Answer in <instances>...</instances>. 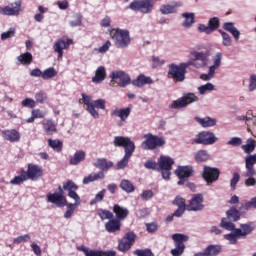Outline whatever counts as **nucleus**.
<instances>
[{
    "instance_id": "nucleus-1",
    "label": "nucleus",
    "mask_w": 256,
    "mask_h": 256,
    "mask_svg": "<svg viewBox=\"0 0 256 256\" xmlns=\"http://www.w3.org/2000/svg\"><path fill=\"white\" fill-rule=\"evenodd\" d=\"M219 227L227 231H232V233L224 235V239L228 240L232 245H236L238 243V239L246 238L255 229L252 222H249L248 224H241L240 229H236L235 224L227 221V219H221Z\"/></svg>"
},
{
    "instance_id": "nucleus-2",
    "label": "nucleus",
    "mask_w": 256,
    "mask_h": 256,
    "mask_svg": "<svg viewBox=\"0 0 256 256\" xmlns=\"http://www.w3.org/2000/svg\"><path fill=\"white\" fill-rule=\"evenodd\" d=\"M114 146L124 148V157L116 164L118 170L125 169L133 153L135 152V144L131 138L125 136H114Z\"/></svg>"
},
{
    "instance_id": "nucleus-3",
    "label": "nucleus",
    "mask_w": 256,
    "mask_h": 256,
    "mask_svg": "<svg viewBox=\"0 0 256 256\" xmlns=\"http://www.w3.org/2000/svg\"><path fill=\"white\" fill-rule=\"evenodd\" d=\"M43 168L39 164H28V169L22 168L19 172V176H15L10 180L11 185H21L28 180L37 181L43 177Z\"/></svg>"
},
{
    "instance_id": "nucleus-4",
    "label": "nucleus",
    "mask_w": 256,
    "mask_h": 256,
    "mask_svg": "<svg viewBox=\"0 0 256 256\" xmlns=\"http://www.w3.org/2000/svg\"><path fill=\"white\" fill-rule=\"evenodd\" d=\"M251 208L256 209V196L251 198L248 202L242 203L239 208L231 206L225 212L226 218L222 219H226V221L230 223L238 222L241 219L242 214L247 213Z\"/></svg>"
},
{
    "instance_id": "nucleus-5",
    "label": "nucleus",
    "mask_w": 256,
    "mask_h": 256,
    "mask_svg": "<svg viewBox=\"0 0 256 256\" xmlns=\"http://www.w3.org/2000/svg\"><path fill=\"white\" fill-rule=\"evenodd\" d=\"M109 32L116 48L127 49L130 46L132 39L128 29L112 28Z\"/></svg>"
},
{
    "instance_id": "nucleus-6",
    "label": "nucleus",
    "mask_w": 256,
    "mask_h": 256,
    "mask_svg": "<svg viewBox=\"0 0 256 256\" xmlns=\"http://www.w3.org/2000/svg\"><path fill=\"white\" fill-rule=\"evenodd\" d=\"M188 68L189 64H187V62L180 64L172 63L168 65V78L172 79L174 83L184 82Z\"/></svg>"
},
{
    "instance_id": "nucleus-7",
    "label": "nucleus",
    "mask_w": 256,
    "mask_h": 256,
    "mask_svg": "<svg viewBox=\"0 0 256 256\" xmlns=\"http://www.w3.org/2000/svg\"><path fill=\"white\" fill-rule=\"evenodd\" d=\"M144 142H142V149L146 151H153L157 148L165 146L166 140L164 136L154 135L152 133L144 134Z\"/></svg>"
},
{
    "instance_id": "nucleus-8",
    "label": "nucleus",
    "mask_w": 256,
    "mask_h": 256,
    "mask_svg": "<svg viewBox=\"0 0 256 256\" xmlns=\"http://www.w3.org/2000/svg\"><path fill=\"white\" fill-rule=\"evenodd\" d=\"M209 62V53L207 51H191L190 60L186 62L188 67L193 66L196 69L206 67Z\"/></svg>"
},
{
    "instance_id": "nucleus-9",
    "label": "nucleus",
    "mask_w": 256,
    "mask_h": 256,
    "mask_svg": "<svg viewBox=\"0 0 256 256\" xmlns=\"http://www.w3.org/2000/svg\"><path fill=\"white\" fill-rule=\"evenodd\" d=\"M174 164L175 162L170 156H160V158H158V172L162 173L164 180L170 179Z\"/></svg>"
},
{
    "instance_id": "nucleus-10",
    "label": "nucleus",
    "mask_w": 256,
    "mask_h": 256,
    "mask_svg": "<svg viewBox=\"0 0 256 256\" xmlns=\"http://www.w3.org/2000/svg\"><path fill=\"white\" fill-rule=\"evenodd\" d=\"M199 100L198 96L194 93L183 94L182 97L172 101L170 109H183L188 105L197 102Z\"/></svg>"
},
{
    "instance_id": "nucleus-11",
    "label": "nucleus",
    "mask_w": 256,
    "mask_h": 256,
    "mask_svg": "<svg viewBox=\"0 0 256 256\" xmlns=\"http://www.w3.org/2000/svg\"><path fill=\"white\" fill-rule=\"evenodd\" d=\"M130 10L140 12L142 14H150L154 8L153 0H136L130 3L128 6Z\"/></svg>"
},
{
    "instance_id": "nucleus-12",
    "label": "nucleus",
    "mask_w": 256,
    "mask_h": 256,
    "mask_svg": "<svg viewBox=\"0 0 256 256\" xmlns=\"http://www.w3.org/2000/svg\"><path fill=\"white\" fill-rule=\"evenodd\" d=\"M221 175V170L219 168H214L212 166H203L201 177L206 182L207 185H211L218 181Z\"/></svg>"
},
{
    "instance_id": "nucleus-13",
    "label": "nucleus",
    "mask_w": 256,
    "mask_h": 256,
    "mask_svg": "<svg viewBox=\"0 0 256 256\" xmlns=\"http://www.w3.org/2000/svg\"><path fill=\"white\" fill-rule=\"evenodd\" d=\"M172 240H174V249L170 251L172 256H182L185 252V244L189 240V237L183 234H174L172 235Z\"/></svg>"
},
{
    "instance_id": "nucleus-14",
    "label": "nucleus",
    "mask_w": 256,
    "mask_h": 256,
    "mask_svg": "<svg viewBox=\"0 0 256 256\" xmlns=\"http://www.w3.org/2000/svg\"><path fill=\"white\" fill-rule=\"evenodd\" d=\"M218 141L215 134L211 131H201L198 133L197 137L191 141L192 144L196 145H213Z\"/></svg>"
},
{
    "instance_id": "nucleus-15",
    "label": "nucleus",
    "mask_w": 256,
    "mask_h": 256,
    "mask_svg": "<svg viewBox=\"0 0 256 256\" xmlns=\"http://www.w3.org/2000/svg\"><path fill=\"white\" fill-rule=\"evenodd\" d=\"M47 202L55 204L59 208L67 206V198L62 186H59L53 194H47Z\"/></svg>"
},
{
    "instance_id": "nucleus-16",
    "label": "nucleus",
    "mask_w": 256,
    "mask_h": 256,
    "mask_svg": "<svg viewBox=\"0 0 256 256\" xmlns=\"http://www.w3.org/2000/svg\"><path fill=\"white\" fill-rule=\"evenodd\" d=\"M176 176H178V185H184L185 182L194 176V168L193 166H178V168H176Z\"/></svg>"
},
{
    "instance_id": "nucleus-17",
    "label": "nucleus",
    "mask_w": 256,
    "mask_h": 256,
    "mask_svg": "<svg viewBox=\"0 0 256 256\" xmlns=\"http://www.w3.org/2000/svg\"><path fill=\"white\" fill-rule=\"evenodd\" d=\"M136 235L134 232H128L124 235V238L118 241V251L122 253L128 252L135 244Z\"/></svg>"
},
{
    "instance_id": "nucleus-18",
    "label": "nucleus",
    "mask_w": 256,
    "mask_h": 256,
    "mask_svg": "<svg viewBox=\"0 0 256 256\" xmlns=\"http://www.w3.org/2000/svg\"><path fill=\"white\" fill-rule=\"evenodd\" d=\"M22 12V1L10 3L5 7H0V14L4 16H19Z\"/></svg>"
},
{
    "instance_id": "nucleus-19",
    "label": "nucleus",
    "mask_w": 256,
    "mask_h": 256,
    "mask_svg": "<svg viewBox=\"0 0 256 256\" xmlns=\"http://www.w3.org/2000/svg\"><path fill=\"white\" fill-rule=\"evenodd\" d=\"M204 196L203 194H193L191 199L189 200V204L186 206V210L188 211H202L205 206L203 204Z\"/></svg>"
},
{
    "instance_id": "nucleus-20",
    "label": "nucleus",
    "mask_w": 256,
    "mask_h": 256,
    "mask_svg": "<svg viewBox=\"0 0 256 256\" xmlns=\"http://www.w3.org/2000/svg\"><path fill=\"white\" fill-rule=\"evenodd\" d=\"M62 189L63 191H67L68 196L71 199H74L75 202H79V200H81L80 196L76 192L79 187L77 186V184H75V182H73V180H67V182H63Z\"/></svg>"
},
{
    "instance_id": "nucleus-21",
    "label": "nucleus",
    "mask_w": 256,
    "mask_h": 256,
    "mask_svg": "<svg viewBox=\"0 0 256 256\" xmlns=\"http://www.w3.org/2000/svg\"><path fill=\"white\" fill-rule=\"evenodd\" d=\"M73 43L74 41L71 38H68L67 40L62 38L58 39L53 46L55 53L58 54V58H62L63 50L69 49L70 45H73Z\"/></svg>"
},
{
    "instance_id": "nucleus-22",
    "label": "nucleus",
    "mask_w": 256,
    "mask_h": 256,
    "mask_svg": "<svg viewBox=\"0 0 256 256\" xmlns=\"http://www.w3.org/2000/svg\"><path fill=\"white\" fill-rule=\"evenodd\" d=\"M112 80L118 83V86L124 88L131 83L130 76L124 71H114L112 72Z\"/></svg>"
},
{
    "instance_id": "nucleus-23",
    "label": "nucleus",
    "mask_w": 256,
    "mask_h": 256,
    "mask_svg": "<svg viewBox=\"0 0 256 256\" xmlns=\"http://www.w3.org/2000/svg\"><path fill=\"white\" fill-rule=\"evenodd\" d=\"M82 102L87 106V111L93 116L94 119H99L100 114L97 109L93 108L92 96L82 93Z\"/></svg>"
},
{
    "instance_id": "nucleus-24",
    "label": "nucleus",
    "mask_w": 256,
    "mask_h": 256,
    "mask_svg": "<svg viewBox=\"0 0 256 256\" xmlns=\"http://www.w3.org/2000/svg\"><path fill=\"white\" fill-rule=\"evenodd\" d=\"M79 251L84 252L86 256H116L115 251H98V250H88L84 245L77 248Z\"/></svg>"
},
{
    "instance_id": "nucleus-25",
    "label": "nucleus",
    "mask_w": 256,
    "mask_h": 256,
    "mask_svg": "<svg viewBox=\"0 0 256 256\" xmlns=\"http://www.w3.org/2000/svg\"><path fill=\"white\" fill-rule=\"evenodd\" d=\"M131 114V107L115 108L110 112V116L120 118V121L125 122Z\"/></svg>"
},
{
    "instance_id": "nucleus-26",
    "label": "nucleus",
    "mask_w": 256,
    "mask_h": 256,
    "mask_svg": "<svg viewBox=\"0 0 256 256\" xmlns=\"http://www.w3.org/2000/svg\"><path fill=\"white\" fill-rule=\"evenodd\" d=\"M2 136L6 141L17 143L21 139V135L16 129H7L2 132Z\"/></svg>"
},
{
    "instance_id": "nucleus-27",
    "label": "nucleus",
    "mask_w": 256,
    "mask_h": 256,
    "mask_svg": "<svg viewBox=\"0 0 256 256\" xmlns=\"http://www.w3.org/2000/svg\"><path fill=\"white\" fill-rule=\"evenodd\" d=\"M182 2H172V4H163L160 6V13L162 15H169L177 13V9L182 7Z\"/></svg>"
},
{
    "instance_id": "nucleus-28",
    "label": "nucleus",
    "mask_w": 256,
    "mask_h": 256,
    "mask_svg": "<svg viewBox=\"0 0 256 256\" xmlns=\"http://www.w3.org/2000/svg\"><path fill=\"white\" fill-rule=\"evenodd\" d=\"M112 212L116 215V220L120 222L124 221L129 215L128 208H124L120 206V204H114V206H112Z\"/></svg>"
},
{
    "instance_id": "nucleus-29",
    "label": "nucleus",
    "mask_w": 256,
    "mask_h": 256,
    "mask_svg": "<svg viewBox=\"0 0 256 256\" xmlns=\"http://www.w3.org/2000/svg\"><path fill=\"white\" fill-rule=\"evenodd\" d=\"M121 225L122 224L120 220L112 218L109 222H106V224H104V228L108 233H117L121 231Z\"/></svg>"
},
{
    "instance_id": "nucleus-30",
    "label": "nucleus",
    "mask_w": 256,
    "mask_h": 256,
    "mask_svg": "<svg viewBox=\"0 0 256 256\" xmlns=\"http://www.w3.org/2000/svg\"><path fill=\"white\" fill-rule=\"evenodd\" d=\"M151 84H153V79L145 74H140L138 77H136V79L132 80V85L138 88Z\"/></svg>"
},
{
    "instance_id": "nucleus-31",
    "label": "nucleus",
    "mask_w": 256,
    "mask_h": 256,
    "mask_svg": "<svg viewBox=\"0 0 256 256\" xmlns=\"http://www.w3.org/2000/svg\"><path fill=\"white\" fill-rule=\"evenodd\" d=\"M44 132L48 136H52L57 132V125L52 119H45L42 121Z\"/></svg>"
},
{
    "instance_id": "nucleus-32",
    "label": "nucleus",
    "mask_w": 256,
    "mask_h": 256,
    "mask_svg": "<svg viewBox=\"0 0 256 256\" xmlns=\"http://www.w3.org/2000/svg\"><path fill=\"white\" fill-rule=\"evenodd\" d=\"M223 30L230 33L235 41H239L240 39V31L235 27L233 22H225L222 26Z\"/></svg>"
},
{
    "instance_id": "nucleus-33",
    "label": "nucleus",
    "mask_w": 256,
    "mask_h": 256,
    "mask_svg": "<svg viewBox=\"0 0 256 256\" xmlns=\"http://www.w3.org/2000/svg\"><path fill=\"white\" fill-rule=\"evenodd\" d=\"M94 166L100 169L101 170L100 172L104 173V171H108L110 168L113 167V162H108L106 158H98Z\"/></svg>"
},
{
    "instance_id": "nucleus-34",
    "label": "nucleus",
    "mask_w": 256,
    "mask_h": 256,
    "mask_svg": "<svg viewBox=\"0 0 256 256\" xmlns=\"http://www.w3.org/2000/svg\"><path fill=\"white\" fill-rule=\"evenodd\" d=\"M182 18H184V21L182 22V27L189 29L192 27V25L195 23V14L194 13H188L184 12L182 13Z\"/></svg>"
},
{
    "instance_id": "nucleus-35",
    "label": "nucleus",
    "mask_w": 256,
    "mask_h": 256,
    "mask_svg": "<svg viewBox=\"0 0 256 256\" xmlns=\"http://www.w3.org/2000/svg\"><path fill=\"white\" fill-rule=\"evenodd\" d=\"M195 120L203 127V128H208V127H213L216 125L217 120L214 118H211L209 116H206L204 118L200 117H195Z\"/></svg>"
},
{
    "instance_id": "nucleus-36",
    "label": "nucleus",
    "mask_w": 256,
    "mask_h": 256,
    "mask_svg": "<svg viewBox=\"0 0 256 256\" xmlns=\"http://www.w3.org/2000/svg\"><path fill=\"white\" fill-rule=\"evenodd\" d=\"M256 164V154H252L245 158V168L249 170L248 174L252 175L255 171L254 165Z\"/></svg>"
},
{
    "instance_id": "nucleus-37",
    "label": "nucleus",
    "mask_w": 256,
    "mask_h": 256,
    "mask_svg": "<svg viewBox=\"0 0 256 256\" xmlns=\"http://www.w3.org/2000/svg\"><path fill=\"white\" fill-rule=\"evenodd\" d=\"M17 60L20 62L21 65L29 66L33 62V55L31 54V52H25V53L20 54L17 57Z\"/></svg>"
},
{
    "instance_id": "nucleus-38",
    "label": "nucleus",
    "mask_w": 256,
    "mask_h": 256,
    "mask_svg": "<svg viewBox=\"0 0 256 256\" xmlns=\"http://www.w3.org/2000/svg\"><path fill=\"white\" fill-rule=\"evenodd\" d=\"M210 159V154L207 150H198L194 153V160L196 163H204Z\"/></svg>"
},
{
    "instance_id": "nucleus-39",
    "label": "nucleus",
    "mask_w": 256,
    "mask_h": 256,
    "mask_svg": "<svg viewBox=\"0 0 256 256\" xmlns=\"http://www.w3.org/2000/svg\"><path fill=\"white\" fill-rule=\"evenodd\" d=\"M106 76H107V73H106L105 67L104 66H100L96 70V74L92 78V81L94 83H101V82H103L105 80Z\"/></svg>"
},
{
    "instance_id": "nucleus-40",
    "label": "nucleus",
    "mask_w": 256,
    "mask_h": 256,
    "mask_svg": "<svg viewBox=\"0 0 256 256\" xmlns=\"http://www.w3.org/2000/svg\"><path fill=\"white\" fill-rule=\"evenodd\" d=\"M46 113L43 112L41 109H33L31 112V117L26 119V123L31 124L34 123L36 119H43L45 118Z\"/></svg>"
},
{
    "instance_id": "nucleus-41",
    "label": "nucleus",
    "mask_w": 256,
    "mask_h": 256,
    "mask_svg": "<svg viewBox=\"0 0 256 256\" xmlns=\"http://www.w3.org/2000/svg\"><path fill=\"white\" fill-rule=\"evenodd\" d=\"M249 170H246V172H244L242 174V177L247 178L246 180H244V185L246 187H253L256 185V178H254V175H256V170H254L253 174H248Z\"/></svg>"
},
{
    "instance_id": "nucleus-42",
    "label": "nucleus",
    "mask_w": 256,
    "mask_h": 256,
    "mask_svg": "<svg viewBox=\"0 0 256 256\" xmlns=\"http://www.w3.org/2000/svg\"><path fill=\"white\" fill-rule=\"evenodd\" d=\"M204 251L206 256H218L222 252V247L220 245H209Z\"/></svg>"
},
{
    "instance_id": "nucleus-43",
    "label": "nucleus",
    "mask_w": 256,
    "mask_h": 256,
    "mask_svg": "<svg viewBox=\"0 0 256 256\" xmlns=\"http://www.w3.org/2000/svg\"><path fill=\"white\" fill-rule=\"evenodd\" d=\"M86 158V153L83 150H79L74 154V156L70 160V165H78L83 162Z\"/></svg>"
},
{
    "instance_id": "nucleus-44",
    "label": "nucleus",
    "mask_w": 256,
    "mask_h": 256,
    "mask_svg": "<svg viewBox=\"0 0 256 256\" xmlns=\"http://www.w3.org/2000/svg\"><path fill=\"white\" fill-rule=\"evenodd\" d=\"M105 175L104 172H98L97 174L93 173V174H89V176H86L83 180V183L85 185L97 181L99 179H104Z\"/></svg>"
},
{
    "instance_id": "nucleus-45",
    "label": "nucleus",
    "mask_w": 256,
    "mask_h": 256,
    "mask_svg": "<svg viewBox=\"0 0 256 256\" xmlns=\"http://www.w3.org/2000/svg\"><path fill=\"white\" fill-rule=\"evenodd\" d=\"M81 204V200H78V202H75L74 204H68L67 202V211L64 214V217L66 219H70L73 216L74 211L77 209V207Z\"/></svg>"
},
{
    "instance_id": "nucleus-46",
    "label": "nucleus",
    "mask_w": 256,
    "mask_h": 256,
    "mask_svg": "<svg viewBox=\"0 0 256 256\" xmlns=\"http://www.w3.org/2000/svg\"><path fill=\"white\" fill-rule=\"evenodd\" d=\"M120 189L126 193H133L135 186L130 180H122V182H120Z\"/></svg>"
},
{
    "instance_id": "nucleus-47",
    "label": "nucleus",
    "mask_w": 256,
    "mask_h": 256,
    "mask_svg": "<svg viewBox=\"0 0 256 256\" xmlns=\"http://www.w3.org/2000/svg\"><path fill=\"white\" fill-rule=\"evenodd\" d=\"M48 145L57 153L63 150V142H61V140H52V138H49Z\"/></svg>"
},
{
    "instance_id": "nucleus-48",
    "label": "nucleus",
    "mask_w": 256,
    "mask_h": 256,
    "mask_svg": "<svg viewBox=\"0 0 256 256\" xmlns=\"http://www.w3.org/2000/svg\"><path fill=\"white\" fill-rule=\"evenodd\" d=\"M57 75H58V72L56 71V69L54 67H49L43 71L42 79L49 80L56 77Z\"/></svg>"
},
{
    "instance_id": "nucleus-49",
    "label": "nucleus",
    "mask_w": 256,
    "mask_h": 256,
    "mask_svg": "<svg viewBox=\"0 0 256 256\" xmlns=\"http://www.w3.org/2000/svg\"><path fill=\"white\" fill-rule=\"evenodd\" d=\"M218 33L222 37V45L223 46L229 47V46L232 45V38H231V36L227 32L223 31L222 29H219Z\"/></svg>"
},
{
    "instance_id": "nucleus-50",
    "label": "nucleus",
    "mask_w": 256,
    "mask_h": 256,
    "mask_svg": "<svg viewBox=\"0 0 256 256\" xmlns=\"http://www.w3.org/2000/svg\"><path fill=\"white\" fill-rule=\"evenodd\" d=\"M220 27V20L218 17H212L208 21V28L211 33L215 32Z\"/></svg>"
},
{
    "instance_id": "nucleus-51",
    "label": "nucleus",
    "mask_w": 256,
    "mask_h": 256,
    "mask_svg": "<svg viewBox=\"0 0 256 256\" xmlns=\"http://www.w3.org/2000/svg\"><path fill=\"white\" fill-rule=\"evenodd\" d=\"M242 149L245 153H251L255 150V140L253 138H248L246 144L242 146Z\"/></svg>"
},
{
    "instance_id": "nucleus-52",
    "label": "nucleus",
    "mask_w": 256,
    "mask_h": 256,
    "mask_svg": "<svg viewBox=\"0 0 256 256\" xmlns=\"http://www.w3.org/2000/svg\"><path fill=\"white\" fill-rule=\"evenodd\" d=\"M98 216L101 218L102 221L104 220H112L114 218V214L113 212H111L110 210H99L98 212Z\"/></svg>"
},
{
    "instance_id": "nucleus-53",
    "label": "nucleus",
    "mask_w": 256,
    "mask_h": 256,
    "mask_svg": "<svg viewBox=\"0 0 256 256\" xmlns=\"http://www.w3.org/2000/svg\"><path fill=\"white\" fill-rule=\"evenodd\" d=\"M36 102L39 104H44L48 99V95L45 91L41 90L35 94Z\"/></svg>"
},
{
    "instance_id": "nucleus-54",
    "label": "nucleus",
    "mask_w": 256,
    "mask_h": 256,
    "mask_svg": "<svg viewBox=\"0 0 256 256\" xmlns=\"http://www.w3.org/2000/svg\"><path fill=\"white\" fill-rule=\"evenodd\" d=\"M93 109H100L105 110L106 109V101L105 99L99 98L97 100H93Z\"/></svg>"
},
{
    "instance_id": "nucleus-55",
    "label": "nucleus",
    "mask_w": 256,
    "mask_h": 256,
    "mask_svg": "<svg viewBox=\"0 0 256 256\" xmlns=\"http://www.w3.org/2000/svg\"><path fill=\"white\" fill-rule=\"evenodd\" d=\"M214 85L210 82H207L204 85L198 87L199 94L204 95L207 91H213Z\"/></svg>"
},
{
    "instance_id": "nucleus-56",
    "label": "nucleus",
    "mask_w": 256,
    "mask_h": 256,
    "mask_svg": "<svg viewBox=\"0 0 256 256\" xmlns=\"http://www.w3.org/2000/svg\"><path fill=\"white\" fill-rule=\"evenodd\" d=\"M144 167L148 170H154L159 172V164H157V162H154V160H146V162H144Z\"/></svg>"
},
{
    "instance_id": "nucleus-57",
    "label": "nucleus",
    "mask_w": 256,
    "mask_h": 256,
    "mask_svg": "<svg viewBox=\"0 0 256 256\" xmlns=\"http://www.w3.org/2000/svg\"><path fill=\"white\" fill-rule=\"evenodd\" d=\"M21 104H22L23 107L33 109L36 106V101L33 98L27 97L24 100H22Z\"/></svg>"
},
{
    "instance_id": "nucleus-58",
    "label": "nucleus",
    "mask_w": 256,
    "mask_h": 256,
    "mask_svg": "<svg viewBox=\"0 0 256 256\" xmlns=\"http://www.w3.org/2000/svg\"><path fill=\"white\" fill-rule=\"evenodd\" d=\"M172 203L178 206L179 208H184V209L187 208L186 200L185 198H181V196H176V198H174V201Z\"/></svg>"
},
{
    "instance_id": "nucleus-59",
    "label": "nucleus",
    "mask_w": 256,
    "mask_h": 256,
    "mask_svg": "<svg viewBox=\"0 0 256 256\" xmlns=\"http://www.w3.org/2000/svg\"><path fill=\"white\" fill-rule=\"evenodd\" d=\"M152 63V68H157L159 66H163L165 64V60L154 55L152 56Z\"/></svg>"
},
{
    "instance_id": "nucleus-60",
    "label": "nucleus",
    "mask_w": 256,
    "mask_h": 256,
    "mask_svg": "<svg viewBox=\"0 0 256 256\" xmlns=\"http://www.w3.org/2000/svg\"><path fill=\"white\" fill-rule=\"evenodd\" d=\"M134 255L136 256H154L153 252L150 249H138L134 251Z\"/></svg>"
},
{
    "instance_id": "nucleus-61",
    "label": "nucleus",
    "mask_w": 256,
    "mask_h": 256,
    "mask_svg": "<svg viewBox=\"0 0 256 256\" xmlns=\"http://www.w3.org/2000/svg\"><path fill=\"white\" fill-rule=\"evenodd\" d=\"M248 89L250 92L256 90V74H252L249 78Z\"/></svg>"
},
{
    "instance_id": "nucleus-62",
    "label": "nucleus",
    "mask_w": 256,
    "mask_h": 256,
    "mask_svg": "<svg viewBox=\"0 0 256 256\" xmlns=\"http://www.w3.org/2000/svg\"><path fill=\"white\" fill-rule=\"evenodd\" d=\"M158 229H159V226L156 223L146 224V231H148V233L150 234L156 233Z\"/></svg>"
},
{
    "instance_id": "nucleus-63",
    "label": "nucleus",
    "mask_w": 256,
    "mask_h": 256,
    "mask_svg": "<svg viewBox=\"0 0 256 256\" xmlns=\"http://www.w3.org/2000/svg\"><path fill=\"white\" fill-rule=\"evenodd\" d=\"M105 193H106L105 189L101 190V192H98V194L96 195L95 199L92 200L91 205L103 201V199L105 197Z\"/></svg>"
},
{
    "instance_id": "nucleus-64",
    "label": "nucleus",
    "mask_w": 256,
    "mask_h": 256,
    "mask_svg": "<svg viewBox=\"0 0 256 256\" xmlns=\"http://www.w3.org/2000/svg\"><path fill=\"white\" fill-rule=\"evenodd\" d=\"M30 239H31V237L27 234V235L19 236V237L15 238V239L13 240V242H14L15 244H21V243H23V242H28V241H30Z\"/></svg>"
}]
</instances>
